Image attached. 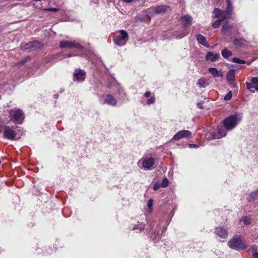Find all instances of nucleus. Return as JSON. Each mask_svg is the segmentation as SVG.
Instances as JSON below:
<instances>
[{
	"instance_id": "obj_43",
	"label": "nucleus",
	"mask_w": 258,
	"mask_h": 258,
	"mask_svg": "<svg viewBox=\"0 0 258 258\" xmlns=\"http://www.w3.org/2000/svg\"><path fill=\"white\" fill-rule=\"evenodd\" d=\"M119 32L122 33V32H126L125 30H120Z\"/></svg>"
},
{
	"instance_id": "obj_28",
	"label": "nucleus",
	"mask_w": 258,
	"mask_h": 258,
	"mask_svg": "<svg viewBox=\"0 0 258 258\" xmlns=\"http://www.w3.org/2000/svg\"><path fill=\"white\" fill-rule=\"evenodd\" d=\"M232 61L235 63H239V64H244L245 63L244 60H242L237 57H234L232 59Z\"/></svg>"
},
{
	"instance_id": "obj_44",
	"label": "nucleus",
	"mask_w": 258,
	"mask_h": 258,
	"mask_svg": "<svg viewBox=\"0 0 258 258\" xmlns=\"http://www.w3.org/2000/svg\"><path fill=\"white\" fill-rule=\"evenodd\" d=\"M254 256L256 257L257 256L258 257V253H255V254L254 255Z\"/></svg>"
},
{
	"instance_id": "obj_18",
	"label": "nucleus",
	"mask_w": 258,
	"mask_h": 258,
	"mask_svg": "<svg viewBox=\"0 0 258 258\" xmlns=\"http://www.w3.org/2000/svg\"><path fill=\"white\" fill-rule=\"evenodd\" d=\"M198 42L204 46L206 47H209L210 45L207 42L206 38L205 36H203L201 34H198L196 36Z\"/></svg>"
},
{
	"instance_id": "obj_34",
	"label": "nucleus",
	"mask_w": 258,
	"mask_h": 258,
	"mask_svg": "<svg viewBox=\"0 0 258 258\" xmlns=\"http://www.w3.org/2000/svg\"><path fill=\"white\" fill-rule=\"evenodd\" d=\"M153 201L152 199H150L148 201V207L149 208V209H150V211L152 210V206H153Z\"/></svg>"
},
{
	"instance_id": "obj_4",
	"label": "nucleus",
	"mask_w": 258,
	"mask_h": 258,
	"mask_svg": "<svg viewBox=\"0 0 258 258\" xmlns=\"http://www.w3.org/2000/svg\"><path fill=\"white\" fill-rule=\"evenodd\" d=\"M229 246L236 250H243L246 247L245 242L241 240L240 236H235L233 237L229 242Z\"/></svg>"
},
{
	"instance_id": "obj_5",
	"label": "nucleus",
	"mask_w": 258,
	"mask_h": 258,
	"mask_svg": "<svg viewBox=\"0 0 258 258\" xmlns=\"http://www.w3.org/2000/svg\"><path fill=\"white\" fill-rule=\"evenodd\" d=\"M10 120L15 124H21L24 119V112L20 109L16 108L10 112Z\"/></svg>"
},
{
	"instance_id": "obj_41",
	"label": "nucleus",
	"mask_w": 258,
	"mask_h": 258,
	"mask_svg": "<svg viewBox=\"0 0 258 258\" xmlns=\"http://www.w3.org/2000/svg\"><path fill=\"white\" fill-rule=\"evenodd\" d=\"M124 2L126 3H131L133 2L134 0H122Z\"/></svg>"
},
{
	"instance_id": "obj_39",
	"label": "nucleus",
	"mask_w": 258,
	"mask_h": 258,
	"mask_svg": "<svg viewBox=\"0 0 258 258\" xmlns=\"http://www.w3.org/2000/svg\"><path fill=\"white\" fill-rule=\"evenodd\" d=\"M74 56V55H73L72 54H71V53H69V54H66L64 55V57H72Z\"/></svg>"
},
{
	"instance_id": "obj_13",
	"label": "nucleus",
	"mask_w": 258,
	"mask_h": 258,
	"mask_svg": "<svg viewBox=\"0 0 258 258\" xmlns=\"http://www.w3.org/2000/svg\"><path fill=\"white\" fill-rule=\"evenodd\" d=\"M215 234L222 238H226L228 233L227 230L222 227H219L216 228Z\"/></svg>"
},
{
	"instance_id": "obj_12",
	"label": "nucleus",
	"mask_w": 258,
	"mask_h": 258,
	"mask_svg": "<svg viewBox=\"0 0 258 258\" xmlns=\"http://www.w3.org/2000/svg\"><path fill=\"white\" fill-rule=\"evenodd\" d=\"M226 78L229 82V84L231 85L233 87H236V84L235 82V71L233 70H231L229 71L226 75Z\"/></svg>"
},
{
	"instance_id": "obj_27",
	"label": "nucleus",
	"mask_w": 258,
	"mask_h": 258,
	"mask_svg": "<svg viewBox=\"0 0 258 258\" xmlns=\"http://www.w3.org/2000/svg\"><path fill=\"white\" fill-rule=\"evenodd\" d=\"M168 183H169V181H168V179L167 178H164L163 179L161 183L160 184L161 187H166L168 186Z\"/></svg>"
},
{
	"instance_id": "obj_32",
	"label": "nucleus",
	"mask_w": 258,
	"mask_h": 258,
	"mask_svg": "<svg viewBox=\"0 0 258 258\" xmlns=\"http://www.w3.org/2000/svg\"><path fill=\"white\" fill-rule=\"evenodd\" d=\"M231 28V25L228 23H225L223 26V30L224 31H228Z\"/></svg>"
},
{
	"instance_id": "obj_37",
	"label": "nucleus",
	"mask_w": 258,
	"mask_h": 258,
	"mask_svg": "<svg viewBox=\"0 0 258 258\" xmlns=\"http://www.w3.org/2000/svg\"><path fill=\"white\" fill-rule=\"evenodd\" d=\"M160 187H161L160 184H159V183L157 182V183H156L154 184V185L153 186V189L154 190H158L160 188Z\"/></svg>"
},
{
	"instance_id": "obj_38",
	"label": "nucleus",
	"mask_w": 258,
	"mask_h": 258,
	"mask_svg": "<svg viewBox=\"0 0 258 258\" xmlns=\"http://www.w3.org/2000/svg\"><path fill=\"white\" fill-rule=\"evenodd\" d=\"M197 106L200 109H202L203 108V103H202V102L198 103Z\"/></svg>"
},
{
	"instance_id": "obj_17",
	"label": "nucleus",
	"mask_w": 258,
	"mask_h": 258,
	"mask_svg": "<svg viewBox=\"0 0 258 258\" xmlns=\"http://www.w3.org/2000/svg\"><path fill=\"white\" fill-rule=\"evenodd\" d=\"M226 128L223 127L222 126L218 127L217 134L213 135L214 138L220 139L225 137L226 135Z\"/></svg>"
},
{
	"instance_id": "obj_24",
	"label": "nucleus",
	"mask_w": 258,
	"mask_h": 258,
	"mask_svg": "<svg viewBox=\"0 0 258 258\" xmlns=\"http://www.w3.org/2000/svg\"><path fill=\"white\" fill-rule=\"evenodd\" d=\"M221 54L222 56L225 58H227L232 55V52L231 51L228 50L227 49L225 48L224 49L222 52Z\"/></svg>"
},
{
	"instance_id": "obj_40",
	"label": "nucleus",
	"mask_w": 258,
	"mask_h": 258,
	"mask_svg": "<svg viewBox=\"0 0 258 258\" xmlns=\"http://www.w3.org/2000/svg\"><path fill=\"white\" fill-rule=\"evenodd\" d=\"M150 92L149 91H147L145 93V96L146 97H149L150 96Z\"/></svg>"
},
{
	"instance_id": "obj_19",
	"label": "nucleus",
	"mask_w": 258,
	"mask_h": 258,
	"mask_svg": "<svg viewBox=\"0 0 258 258\" xmlns=\"http://www.w3.org/2000/svg\"><path fill=\"white\" fill-rule=\"evenodd\" d=\"M181 19L183 25L185 26H188L190 25L192 20L191 17L188 15L182 16Z\"/></svg>"
},
{
	"instance_id": "obj_11",
	"label": "nucleus",
	"mask_w": 258,
	"mask_h": 258,
	"mask_svg": "<svg viewBox=\"0 0 258 258\" xmlns=\"http://www.w3.org/2000/svg\"><path fill=\"white\" fill-rule=\"evenodd\" d=\"M191 136V132L187 130H182L177 132L172 138L173 140H179L181 138L188 137Z\"/></svg>"
},
{
	"instance_id": "obj_3",
	"label": "nucleus",
	"mask_w": 258,
	"mask_h": 258,
	"mask_svg": "<svg viewBox=\"0 0 258 258\" xmlns=\"http://www.w3.org/2000/svg\"><path fill=\"white\" fill-rule=\"evenodd\" d=\"M155 160L153 157L142 158L138 162V166L144 170H150L154 168Z\"/></svg>"
},
{
	"instance_id": "obj_9",
	"label": "nucleus",
	"mask_w": 258,
	"mask_h": 258,
	"mask_svg": "<svg viewBox=\"0 0 258 258\" xmlns=\"http://www.w3.org/2000/svg\"><path fill=\"white\" fill-rule=\"evenodd\" d=\"M128 38L127 33H116L114 37L113 40L116 45L121 46L125 44Z\"/></svg>"
},
{
	"instance_id": "obj_20",
	"label": "nucleus",
	"mask_w": 258,
	"mask_h": 258,
	"mask_svg": "<svg viewBox=\"0 0 258 258\" xmlns=\"http://www.w3.org/2000/svg\"><path fill=\"white\" fill-rule=\"evenodd\" d=\"M246 40L241 38H235L233 40V43L237 46H243L246 45Z\"/></svg>"
},
{
	"instance_id": "obj_10",
	"label": "nucleus",
	"mask_w": 258,
	"mask_h": 258,
	"mask_svg": "<svg viewBox=\"0 0 258 258\" xmlns=\"http://www.w3.org/2000/svg\"><path fill=\"white\" fill-rule=\"evenodd\" d=\"M86 77V73L81 69H77L74 73V80L78 82L84 81Z\"/></svg>"
},
{
	"instance_id": "obj_26",
	"label": "nucleus",
	"mask_w": 258,
	"mask_h": 258,
	"mask_svg": "<svg viewBox=\"0 0 258 258\" xmlns=\"http://www.w3.org/2000/svg\"><path fill=\"white\" fill-rule=\"evenodd\" d=\"M30 59V56H27L26 57H25L24 58H23V59H22L21 61H20L19 62H18L17 63V64L18 66H23L24 65L26 62H27Z\"/></svg>"
},
{
	"instance_id": "obj_46",
	"label": "nucleus",
	"mask_w": 258,
	"mask_h": 258,
	"mask_svg": "<svg viewBox=\"0 0 258 258\" xmlns=\"http://www.w3.org/2000/svg\"><path fill=\"white\" fill-rule=\"evenodd\" d=\"M33 1L37 2V1H40L41 0H33Z\"/></svg>"
},
{
	"instance_id": "obj_33",
	"label": "nucleus",
	"mask_w": 258,
	"mask_h": 258,
	"mask_svg": "<svg viewBox=\"0 0 258 258\" xmlns=\"http://www.w3.org/2000/svg\"><path fill=\"white\" fill-rule=\"evenodd\" d=\"M44 11L56 12L59 11V9H56V8H50L45 9H44Z\"/></svg>"
},
{
	"instance_id": "obj_7",
	"label": "nucleus",
	"mask_w": 258,
	"mask_h": 258,
	"mask_svg": "<svg viewBox=\"0 0 258 258\" xmlns=\"http://www.w3.org/2000/svg\"><path fill=\"white\" fill-rule=\"evenodd\" d=\"M17 131H15L9 125L4 126V137L9 140H17L19 138L17 137Z\"/></svg>"
},
{
	"instance_id": "obj_45",
	"label": "nucleus",
	"mask_w": 258,
	"mask_h": 258,
	"mask_svg": "<svg viewBox=\"0 0 258 258\" xmlns=\"http://www.w3.org/2000/svg\"><path fill=\"white\" fill-rule=\"evenodd\" d=\"M144 225L141 224V228H144Z\"/></svg>"
},
{
	"instance_id": "obj_42",
	"label": "nucleus",
	"mask_w": 258,
	"mask_h": 258,
	"mask_svg": "<svg viewBox=\"0 0 258 258\" xmlns=\"http://www.w3.org/2000/svg\"><path fill=\"white\" fill-rule=\"evenodd\" d=\"M189 146H190V148H197V147H198V146L196 144H190Z\"/></svg>"
},
{
	"instance_id": "obj_14",
	"label": "nucleus",
	"mask_w": 258,
	"mask_h": 258,
	"mask_svg": "<svg viewBox=\"0 0 258 258\" xmlns=\"http://www.w3.org/2000/svg\"><path fill=\"white\" fill-rule=\"evenodd\" d=\"M40 44L37 41L29 42L27 44H25L23 47L22 49L24 50L33 48L34 50H35L36 48L40 47Z\"/></svg>"
},
{
	"instance_id": "obj_2",
	"label": "nucleus",
	"mask_w": 258,
	"mask_h": 258,
	"mask_svg": "<svg viewBox=\"0 0 258 258\" xmlns=\"http://www.w3.org/2000/svg\"><path fill=\"white\" fill-rule=\"evenodd\" d=\"M241 120L237 114L230 115L223 120V124L227 130H231L234 128Z\"/></svg>"
},
{
	"instance_id": "obj_31",
	"label": "nucleus",
	"mask_w": 258,
	"mask_h": 258,
	"mask_svg": "<svg viewBox=\"0 0 258 258\" xmlns=\"http://www.w3.org/2000/svg\"><path fill=\"white\" fill-rule=\"evenodd\" d=\"M232 97V92L231 91L227 93V94L225 96L224 99L226 101H228L231 99Z\"/></svg>"
},
{
	"instance_id": "obj_25",
	"label": "nucleus",
	"mask_w": 258,
	"mask_h": 258,
	"mask_svg": "<svg viewBox=\"0 0 258 258\" xmlns=\"http://www.w3.org/2000/svg\"><path fill=\"white\" fill-rule=\"evenodd\" d=\"M251 83L254 85V88L256 90H258V77L252 78Z\"/></svg>"
},
{
	"instance_id": "obj_35",
	"label": "nucleus",
	"mask_w": 258,
	"mask_h": 258,
	"mask_svg": "<svg viewBox=\"0 0 258 258\" xmlns=\"http://www.w3.org/2000/svg\"><path fill=\"white\" fill-rule=\"evenodd\" d=\"M155 97H151L150 99L148 100L147 103L148 104H153L155 102Z\"/></svg>"
},
{
	"instance_id": "obj_1",
	"label": "nucleus",
	"mask_w": 258,
	"mask_h": 258,
	"mask_svg": "<svg viewBox=\"0 0 258 258\" xmlns=\"http://www.w3.org/2000/svg\"><path fill=\"white\" fill-rule=\"evenodd\" d=\"M226 4L225 10L215 8L213 12L212 17L217 18L222 21L231 19L233 13V3L231 0H226Z\"/></svg>"
},
{
	"instance_id": "obj_15",
	"label": "nucleus",
	"mask_w": 258,
	"mask_h": 258,
	"mask_svg": "<svg viewBox=\"0 0 258 258\" xmlns=\"http://www.w3.org/2000/svg\"><path fill=\"white\" fill-rule=\"evenodd\" d=\"M104 103L109 105L115 106L117 104V101L115 98L110 94H107L106 96L105 99L104 100Z\"/></svg>"
},
{
	"instance_id": "obj_16",
	"label": "nucleus",
	"mask_w": 258,
	"mask_h": 258,
	"mask_svg": "<svg viewBox=\"0 0 258 258\" xmlns=\"http://www.w3.org/2000/svg\"><path fill=\"white\" fill-rule=\"evenodd\" d=\"M220 55L218 53H214L212 52L209 51L207 53L205 59L207 61L214 62L216 61L219 57Z\"/></svg>"
},
{
	"instance_id": "obj_21",
	"label": "nucleus",
	"mask_w": 258,
	"mask_h": 258,
	"mask_svg": "<svg viewBox=\"0 0 258 258\" xmlns=\"http://www.w3.org/2000/svg\"><path fill=\"white\" fill-rule=\"evenodd\" d=\"M258 197V189L250 193L247 197V200L249 202H253Z\"/></svg>"
},
{
	"instance_id": "obj_22",
	"label": "nucleus",
	"mask_w": 258,
	"mask_h": 258,
	"mask_svg": "<svg viewBox=\"0 0 258 258\" xmlns=\"http://www.w3.org/2000/svg\"><path fill=\"white\" fill-rule=\"evenodd\" d=\"M209 72L215 77H220L222 76V73L221 72H219L217 69L214 68H210L209 69Z\"/></svg>"
},
{
	"instance_id": "obj_29",
	"label": "nucleus",
	"mask_w": 258,
	"mask_h": 258,
	"mask_svg": "<svg viewBox=\"0 0 258 258\" xmlns=\"http://www.w3.org/2000/svg\"><path fill=\"white\" fill-rule=\"evenodd\" d=\"M222 22V21L219 20V19H218L217 21H216L215 22H214L213 24H212V26L214 28H218L220 25V24Z\"/></svg>"
},
{
	"instance_id": "obj_30",
	"label": "nucleus",
	"mask_w": 258,
	"mask_h": 258,
	"mask_svg": "<svg viewBox=\"0 0 258 258\" xmlns=\"http://www.w3.org/2000/svg\"><path fill=\"white\" fill-rule=\"evenodd\" d=\"M242 221L245 225H248L250 223V219L248 217H244Z\"/></svg>"
},
{
	"instance_id": "obj_36",
	"label": "nucleus",
	"mask_w": 258,
	"mask_h": 258,
	"mask_svg": "<svg viewBox=\"0 0 258 258\" xmlns=\"http://www.w3.org/2000/svg\"><path fill=\"white\" fill-rule=\"evenodd\" d=\"M246 88L247 89H250L252 88H254V85L252 84V83H248V82H246Z\"/></svg>"
},
{
	"instance_id": "obj_6",
	"label": "nucleus",
	"mask_w": 258,
	"mask_h": 258,
	"mask_svg": "<svg viewBox=\"0 0 258 258\" xmlns=\"http://www.w3.org/2000/svg\"><path fill=\"white\" fill-rule=\"evenodd\" d=\"M59 47L61 48H76L78 49H82L83 48V46L76 40L61 41L60 42Z\"/></svg>"
},
{
	"instance_id": "obj_47",
	"label": "nucleus",
	"mask_w": 258,
	"mask_h": 258,
	"mask_svg": "<svg viewBox=\"0 0 258 258\" xmlns=\"http://www.w3.org/2000/svg\"><path fill=\"white\" fill-rule=\"evenodd\" d=\"M183 37V35H181L179 38H181V37Z\"/></svg>"
},
{
	"instance_id": "obj_23",
	"label": "nucleus",
	"mask_w": 258,
	"mask_h": 258,
	"mask_svg": "<svg viewBox=\"0 0 258 258\" xmlns=\"http://www.w3.org/2000/svg\"><path fill=\"white\" fill-rule=\"evenodd\" d=\"M197 85L200 87L205 88L208 85V83L205 78H201L198 80Z\"/></svg>"
},
{
	"instance_id": "obj_8",
	"label": "nucleus",
	"mask_w": 258,
	"mask_h": 258,
	"mask_svg": "<svg viewBox=\"0 0 258 258\" xmlns=\"http://www.w3.org/2000/svg\"><path fill=\"white\" fill-rule=\"evenodd\" d=\"M166 10L167 8L163 6L157 7H152L147 9L146 11V13L148 17H151L156 14L164 13Z\"/></svg>"
}]
</instances>
